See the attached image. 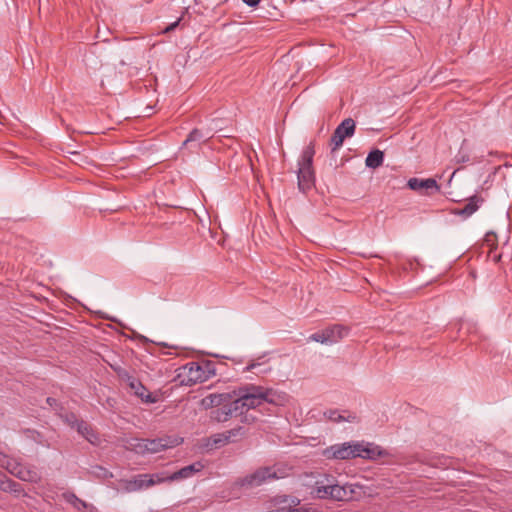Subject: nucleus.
I'll list each match as a JSON object with an SVG mask.
<instances>
[{"mask_svg": "<svg viewBox=\"0 0 512 512\" xmlns=\"http://www.w3.org/2000/svg\"><path fill=\"white\" fill-rule=\"evenodd\" d=\"M310 494L318 499L350 501L358 499L362 494V486L358 484L339 485L333 476L321 474L311 486Z\"/></svg>", "mask_w": 512, "mask_h": 512, "instance_id": "1", "label": "nucleus"}, {"mask_svg": "<svg viewBox=\"0 0 512 512\" xmlns=\"http://www.w3.org/2000/svg\"><path fill=\"white\" fill-rule=\"evenodd\" d=\"M264 396V387L254 384H246L233 391L234 409H237L240 416L250 409L261 406Z\"/></svg>", "mask_w": 512, "mask_h": 512, "instance_id": "2", "label": "nucleus"}, {"mask_svg": "<svg viewBox=\"0 0 512 512\" xmlns=\"http://www.w3.org/2000/svg\"><path fill=\"white\" fill-rule=\"evenodd\" d=\"M216 374L215 364L210 361L202 363L189 362L181 368L179 377L181 384L192 386L196 383H202Z\"/></svg>", "mask_w": 512, "mask_h": 512, "instance_id": "3", "label": "nucleus"}, {"mask_svg": "<svg viewBox=\"0 0 512 512\" xmlns=\"http://www.w3.org/2000/svg\"><path fill=\"white\" fill-rule=\"evenodd\" d=\"M313 156L314 149L310 145L303 150L298 163V188L302 192H307L314 186Z\"/></svg>", "mask_w": 512, "mask_h": 512, "instance_id": "4", "label": "nucleus"}, {"mask_svg": "<svg viewBox=\"0 0 512 512\" xmlns=\"http://www.w3.org/2000/svg\"><path fill=\"white\" fill-rule=\"evenodd\" d=\"M284 477L283 473H280V469L273 467H262L255 470L253 473L246 475L239 479L237 484L246 489H252L263 485L264 483Z\"/></svg>", "mask_w": 512, "mask_h": 512, "instance_id": "5", "label": "nucleus"}, {"mask_svg": "<svg viewBox=\"0 0 512 512\" xmlns=\"http://www.w3.org/2000/svg\"><path fill=\"white\" fill-rule=\"evenodd\" d=\"M166 481L165 473L139 474L132 479L120 480V487L124 492L132 493L148 489L156 484Z\"/></svg>", "mask_w": 512, "mask_h": 512, "instance_id": "6", "label": "nucleus"}, {"mask_svg": "<svg viewBox=\"0 0 512 512\" xmlns=\"http://www.w3.org/2000/svg\"><path fill=\"white\" fill-rule=\"evenodd\" d=\"M350 329L341 324H334L319 332L313 333L308 340L321 344L332 345L348 336Z\"/></svg>", "mask_w": 512, "mask_h": 512, "instance_id": "7", "label": "nucleus"}, {"mask_svg": "<svg viewBox=\"0 0 512 512\" xmlns=\"http://www.w3.org/2000/svg\"><path fill=\"white\" fill-rule=\"evenodd\" d=\"M118 376L121 381L125 382L130 389V392L141 399L146 404L156 403L158 397L152 394L136 377L129 374L126 370H119Z\"/></svg>", "mask_w": 512, "mask_h": 512, "instance_id": "8", "label": "nucleus"}, {"mask_svg": "<svg viewBox=\"0 0 512 512\" xmlns=\"http://www.w3.org/2000/svg\"><path fill=\"white\" fill-rule=\"evenodd\" d=\"M357 441L334 444L322 451V455L328 460H349L357 458Z\"/></svg>", "mask_w": 512, "mask_h": 512, "instance_id": "9", "label": "nucleus"}, {"mask_svg": "<svg viewBox=\"0 0 512 512\" xmlns=\"http://www.w3.org/2000/svg\"><path fill=\"white\" fill-rule=\"evenodd\" d=\"M180 443L178 438L142 439L136 446L139 453H158L164 449L172 448Z\"/></svg>", "mask_w": 512, "mask_h": 512, "instance_id": "10", "label": "nucleus"}, {"mask_svg": "<svg viewBox=\"0 0 512 512\" xmlns=\"http://www.w3.org/2000/svg\"><path fill=\"white\" fill-rule=\"evenodd\" d=\"M355 121L352 118L344 119L335 129L331 136L332 152L338 150L346 138L352 137L355 132Z\"/></svg>", "mask_w": 512, "mask_h": 512, "instance_id": "11", "label": "nucleus"}, {"mask_svg": "<svg viewBox=\"0 0 512 512\" xmlns=\"http://www.w3.org/2000/svg\"><path fill=\"white\" fill-rule=\"evenodd\" d=\"M357 458L375 461L379 458H384L389 455V452L381 446L365 441H357Z\"/></svg>", "mask_w": 512, "mask_h": 512, "instance_id": "12", "label": "nucleus"}, {"mask_svg": "<svg viewBox=\"0 0 512 512\" xmlns=\"http://www.w3.org/2000/svg\"><path fill=\"white\" fill-rule=\"evenodd\" d=\"M407 186L411 190L426 196L434 195L440 191V185L433 178L422 179L413 177L408 180Z\"/></svg>", "mask_w": 512, "mask_h": 512, "instance_id": "13", "label": "nucleus"}, {"mask_svg": "<svg viewBox=\"0 0 512 512\" xmlns=\"http://www.w3.org/2000/svg\"><path fill=\"white\" fill-rule=\"evenodd\" d=\"M240 416L237 409H234L233 400L229 401L228 404L225 403L221 405V407H217L215 410L211 412V419L217 422H226L231 417Z\"/></svg>", "mask_w": 512, "mask_h": 512, "instance_id": "14", "label": "nucleus"}, {"mask_svg": "<svg viewBox=\"0 0 512 512\" xmlns=\"http://www.w3.org/2000/svg\"><path fill=\"white\" fill-rule=\"evenodd\" d=\"M204 468V465L201 462H195L188 466L181 468L180 470L174 472L171 475H166V481H176L181 479H187L192 477L197 472H200Z\"/></svg>", "mask_w": 512, "mask_h": 512, "instance_id": "15", "label": "nucleus"}, {"mask_svg": "<svg viewBox=\"0 0 512 512\" xmlns=\"http://www.w3.org/2000/svg\"><path fill=\"white\" fill-rule=\"evenodd\" d=\"M243 435H244L243 428L238 427V428H234V429H231V430L223 432V433L215 434V435L211 436V438L209 440L212 443V445H214L215 447H220V446H223V445L231 442L233 438L238 437V436H243Z\"/></svg>", "mask_w": 512, "mask_h": 512, "instance_id": "16", "label": "nucleus"}, {"mask_svg": "<svg viewBox=\"0 0 512 512\" xmlns=\"http://www.w3.org/2000/svg\"><path fill=\"white\" fill-rule=\"evenodd\" d=\"M231 400L232 395L230 393L210 394L201 400V406L204 409L217 408Z\"/></svg>", "mask_w": 512, "mask_h": 512, "instance_id": "17", "label": "nucleus"}, {"mask_svg": "<svg viewBox=\"0 0 512 512\" xmlns=\"http://www.w3.org/2000/svg\"><path fill=\"white\" fill-rule=\"evenodd\" d=\"M289 397L285 392L276 391L271 388L264 387L263 402L275 406H284L288 402Z\"/></svg>", "mask_w": 512, "mask_h": 512, "instance_id": "18", "label": "nucleus"}, {"mask_svg": "<svg viewBox=\"0 0 512 512\" xmlns=\"http://www.w3.org/2000/svg\"><path fill=\"white\" fill-rule=\"evenodd\" d=\"M210 138H211V134L209 131L204 133L199 129H193L189 133L186 140L183 142V146L191 148V149L197 148L202 143H205L207 140H209Z\"/></svg>", "mask_w": 512, "mask_h": 512, "instance_id": "19", "label": "nucleus"}, {"mask_svg": "<svg viewBox=\"0 0 512 512\" xmlns=\"http://www.w3.org/2000/svg\"><path fill=\"white\" fill-rule=\"evenodd\" d=\"M324 415L330 421L335 422V423H340V422H344V421L350 422V423L358 422L357 415L355 413H352V412H349L346 410H343V411L329 410V411L325 412Z\"/></svg>", "mask_w": 512, "mask_h": 512, "instance_id": "20", "label": "nucleus"}, {"mask_svg": "<svg viewBox=\"0 0 512 512\" xmlns=\"http://www.w3.org/2000/svg\"><path fill=\"white\" fill-rule=\"evenodd\" d=\"M14 476H16L17 478H19L23 481H28V482H33V483L38 482L41 478L38 471L35 468L25 466L21 463H20L17 471L15 472Z\"/></svg>", "mask_w": 512, "mask_h": 512, "instance_id": "21", "label": "nucleus"}, {"mask_svg": "<svg viewBox=\"0 0 512 512\" xmlns=\"http://www.w3.org/2000/svg\"><path fill=\"white\" fill-rule=\"evenodd\" d=\"M75 429L81 436H83L92 445H97L99 443V437H98L97 433L93 430L91 425H89L87 422L81 420L80 423L77 424V427Z\"/></svg>", "mask_w": 512, "mask_h": 512, "instance_id": "22", "label": "nucleus"}, {"mask_svg": "<svg viewBox=\"0 0 512 512\" xmlns=\"http://www.w3.org/2000/svg\"><path fill=\"white\" fill-rule=\"evenodd\" d=\"M483 199L478 196H473L469 199L468 203L463 208L458 209L456 213L464 217H469L477 211Z\"/></svg>", "mask_w": 512, "mask_h": 512, "instance_id": "23", "label": "nucleus"}, {"mask_svg": "<svg viewBox=\"0 0 512 512\" xmlns=\"http://www.w3.org/2000/svg\"><path fill=\"white\" fill-rule=\"evenodd\" d=\"M0 490L4 492H11L16 495L23 493L21 485L14 480L7 478L5 475L0 477Z\"/></svg>", "mask_w": 512, "mask_h": 512, "instance_id": "24", "label": "nucleus"}, {"mask_svg": "<svg viewBox=\"0 0 512 512\" xmlns=\"http://www.w3.org/2000/svg\"><path fill=\"white\" fill-rule=\"evenodd\" d=\"M384 153L378 149L372 150L366 157L365 164L367 167L376 169L383 164Z\"/></svg>", "mask_w": 512, "mask_h": 512, "instance_id": "25", "label": "nucleus"}, {"mask_svg": "<svg viewBox=\"0 0 512 512\" xmlns=\"http://www.w3.org/2000/svg\"><path fill=\"white\" fill-rule=\"evenodd\" d=\"M19 465L20 463L16 459L10 458L7 455H0V466L5 468L12 475L15 474Z\"/></svg>", "mask_w": 512, "mask_h": 512, "instance_id": "26", "label": "nucleus"}, {"mask_svg": "<svg viewBox=\"0 0 512 512\" xmlns=\"http://www.w3.org/2000/svg\"><path fill=\"white\" fill-rule=\"evenodd\" d=\"M65 499L71 503L76 509L82 510L86 508V503L79 499L75 494H65Z\"/></svg>", "mask_w": 512, "mask_h": 512, "instance_id": "27", "label": "nucleus"}, {"mask_svg": "<svg viewBox=\"0 0 512 512\" xmlns=\"http://www.w3.org/2000/svg\"><path fill=\"white\" fill-rule=\"evenodd\" d=\"M60 417L66 424H68L73 429H75L77 427V424H79L81 421L78 420L77 416L74 413L61 414Z\"/></svg>", "mask_w": 512, "mask_h": 512, "instance_id": "28", "label": "nucleus"}, {"mask_svg": "<svg viewBox=\"0 0 512 512\" xmlns=\"http://www.w3.org/2000/svg\"><path fill=\"white\" fill-rule=\"evenodd\" d=\"M181 18H178L176 21L168 25L162 32L163 33H170L174 31L180 24Z\"/></svg>", "mask_w": 512, "mask_h": 512, "instance_id": "29", "label": "nucleus"}, {"mask_svg": "<svg viewBox=\"0 0 512 512\" xmlns=\"http://www.w3.org/2000/svg\"><path fill=\"white\" fill-rule=\"evenodd\" d=\"M242 1L249 7H256L260 3V0H242Z\"/></svg>", "mask_w": 512, "mask_h": 512, "instance_id": "30", "label": "nucleus"}, {"mask_svg": "<svg viewBox=\"0 0 512 512\" xmlns=\"http://www.w3.org/2000/svg\"><path fill=\"white\" fill-rule=\"evenodd\" d=\"M46 402H47V404H48V405H50L51 407H53L54 405H56V404H57V400H56V399H54V398H52V397H48V398L46 399Z\"/></svg>", "mask_w": 512, "mask_h": 512, "instance_id": "31", "label": "nucleus"}, {"mask_svg": "<svg viewBox=\"0 0 512 512\" xmlns=\"http://www.w3.org/2000/svg\"><path fill=\"white\" fill-rule=\"evenodd\" d=\"M257 366H259V363L253 362V363L249 364V365L245 368V370H246V371H250V370L255 369Z\"/></svg>", "mask_w": 512, "mask_h": 512, "instance_id": "32", "label": "nucleus"}, {"mask_svg": "<svg viewBox=\"0 0 512 512\" xmlns=\"http://www.w3.org/2000/svg\"><path fill=\"white\" fill-rule=\"evenodd\" d=\"M291 499H292L291 503H293L294 505H297L299 503V500L297 497H292Z\"/></svg>", "mask_w": 512, "mask_h": 512, "instance_id": "33", "label": "nucleus"}]
</instances>
